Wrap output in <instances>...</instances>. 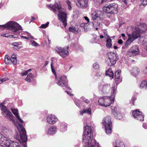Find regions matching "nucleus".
I'll return each instance as SVG.
<instances>
[{"label": "nucleus", "instance_id": "ddd939ff", "mask_svg": "<svg viewBox=\"0 0 147 147\" xmlns=\"http://www.w3.org/2000/svg\"><path fill=\"white\" fill-rule=\"evenodd\" d=\"M140 51L138 46L135 45L132 47L127 52V54L129 57H132L138 55Z\"/></svg>", "mask_w": 147, "mask_h": 147}, {"label": "nucleus", "instance_id": "a878e982", "mask_svg": "<svg viewBox=\"0 0 147 147\" xmlns=\"http://www.w3.org/2000/svg\"><path fill=\"white\" fill-rule=\"evenodd\" d=\"M114 147H125L123 143L119 140H117L113 143Z\"/></svg>", "mask_w": 147, "mask_h": 147}, {"label": "nucleus", "instance_id": "c756f323", "mask_svg": "<svg viewBox=\"0 0 147 147\" xmlns=\"http://www.w3.org/2000/svg\"><path fill=\"white\" fill-rule=\"evenodd\" d=\"M140 43L145 46L147 45V38L145 37H142L139 39Z\"/></svg>", "mask_w": 147, "mask_h": 147}, {"label": "nucleus", "instance_id": "ea45409f", "mask_svg": "<svg viewBox=\"0 0 147 147\" xmlns=\"http://www.w3.org/2000/svg\"><path fill=\"white\" fill-rule=\"evenodd\" d=\"M85 113L88 114L90 115L91 113V111L90 108H89L84 110Z\"/></svg>", "mask_w": 147, "mask_h": 147}, {"label": "nucleus", "instance_id": "412c9836", "mask_svg": "<svg viewBox=\"0 0 147 147\" xmlns=\"http://www.w3.org/2000/svg\"><path fill=\"white\" fill-rule=\"evenodd\" d=\"M0 131L7 137H8L11 133V131L9 129L3 126L0 127Z\"/></svg>", "mask_w": 147, "mask_h": 147}, {"label": "nucleus", "instance_id": "423d86ee", "mask_svg": "<svg viewBox=\"0 0 147 147\" xmlns=\"http://www.w3.org/2000/svg\"><path fill=\"white\" fill-rule=\"evenodd\" d=\"M2 26L7 29L11 30L13 33L16 34H17L18 30L22 29L21 26L17 23L13 21H10L6 24L2 25Z\"/></svg>", "mask_w": 147, "mask_h": 147}, {"label": "nucleus", "instance_id": "f257e3e1", "mask_svg": "<svg viewBox=\"0 0 147 147\" xmlns=\"http://www.w3.org/2000/svg\"><path fill=\"white\" fill-rule=\"evenodd\" d=\"M82 141L84 143V147H99L98 143L93 138L91 127L87 125L84 127Z\"/></svg>", "mask_w": 147, "mask_h": 147}, {"label": "nucleus", "instance_id": "0e129e2a", "mask_svg": "<svg viewBox=\"0 0 147 147\" xmlns=\"http://www.w3.org/2000/svg\"><path fill=\"white\" fill-rule=\"evenodd\" d=\"M123 2L126 5H127V2L126 0H124L123 1Z\"/></svg>", "mask_w": 147, "mask_h": 147}, {"label": "nucleus", "instance_id": "e433bc0d", "mask_svg": "<svg viewBox=\"0 0 147 147\" xmlns=\"http://www.w3.org/2000/svg\"><path fill=\"white\" fill-rule=\"evenodd\" d=\"M65 2L68 5V9L69 10H71L72 9V7L71 6V3L70 1L68 0H67Z\"/></svg>", "mask_w": 147, "mask_h": 147}, {"label": "nucleus", "instance_id": "6e6552de", "mask_svg": "<svg viewBox=\"0 0 147 147\" xmlns=\"http://www.w3.org/2000/svg\"><path fill=\"white\" fill-rule=\"evenodd\" d=\"M107 57L106 62L108 65L110 66H113L119 59L117 54L113 52L108 53Z\"/></svg>", "mask_w": 147, "mask_h": 147}, {"label": "nucleus", "instance_id": "bf43d9fd", "mask_svg": "<svg viewBox=\"0 0 147 147\" xmlns=\"http://www.w3.org/2000/svg\"><path fill=\"white\" fill-rule=\"evenodd\" d=\"M84 113H84V110L83 111H80V114L81 115H82Z\"/></svg>", "mask_w": 147, "mask_h": 147}, {"label": "nucleus", "instance_id": "cd10ccee", "mask_svg": "<svg viewBox=\"0 0 147 147\" xmlns=\"http://www.w3.org/2000/svg\"><path fill=\"white\" fill-rule=\"evenodd\" d=\"M140 72V69L137 67H134L131 71V73L134 76H136Z\"/></svg>", "mask_w": 147, "mask_h": 147}, {"label": "nucleus", "instance_id": "f3484780", "mask_svg": "<svg viewBox=\"0 0 147 147\" xmlns=\"http://www.w3.org/2000/svg\"><path fill=\"white\" fill-rule=\"evenodd\" d=\"M133 116L135 119L140 120L143 121L144 116L142 112L136 109L133 111Z\"/></svg>", "mask_w": 147, "mask_h": 147}, {"label": "nucleus", "instance_id": "f03ea898", "mask_svg": "<svg viewBox=\"0 0 147 147\" xmlns=\"http://www.w3.org/2000/svg\"><path fill=\"white\" fill-rule=\"evenodd\" d=\"M47 6L55 13H57V12H58V16L59 20L62 22L65 27L67 25V14L63 11L60 3H56L54 5L50 4L47 5Z\"/></svg>", "mask_w": 147, "mask_h": 147}, {"label": "nucleus", "instance_id": "4d7b16f0", "mask_svg": "<svg viewBox=\"0 0 147 147\" xmlns=\"http://www.w3.org/2000/svg\"><path fill=\"white\" fill-rule=\"evenodd\" d=\"M84 101L86 103L88 104H89L90 103L89 100L88 99H86Z\"/></svg>", "mask_w": 147, "mask_h": 147}, {"label": "nucleus", "instance_id": "8fccbe9b", "mask_svg": "<svg viewBox=\"0 0 147 147\" xmlns=\"http://www.w3.org/2000/svg\"><path fill=\"white\" fill-rule=\"evenodd\" d=\"M11 45L15 47H17L19 45L18 43L16 42H14L11 44Z\"/></svg>", "mask_w": 147, "mask_h": 147}, {"label": "nucleus", "instance_id": "69168bd1", "mask_svg": "<svg viewBox=\"0 0 147 147\" xmlns=\"http://www.w3.org/2000/svg\"><path fill=\"white\" fill-rule=\"evenodd\" d=\"M48 62L47 61L45 63L44 65L45 66H46L48 64Z\"/></svg>", "mask_w": 147, "mask_h": 147}, {"label": "nucleus", "instance_id": "a211bd4d", "mask_svg": "<svg viewBox=\"0 0 147 147\" xmlns=\"http://www.w3.org/2000/svg\"><path fill=\"white\" fill-rule=\"evenodd\" d=\"M57 121V118L53 115H50L47 117V122L50 124H54Z\"/></svg>", "mask_w": 147, "mask_h": 147}, {"label": "nucleus", "instance_id": "20e7f679", "mask_svg": "<svg viewBox=\"0 0 147 147\" xmlns=\"http://www.w3.org/2000/svg\"><path fill=\"white\" fill-rule=\"evenodd\" d=\"M17 128L20 133V135L17 136V139L24 147H27L26 142L27 137L25 129L22 125L20 124H18V126H17Z\"/></svg>", "mask_w": 147, "mask_h": 147}, {"label": "nucleus", "instance_id": "c85d7f7f", "mask_svg": "<svg viewBox=\"0 0 147 147\" xmlns=\"http://www.w3.org/2000/svg\"><path fill=\"white\" fill-rule=\"evenodd\" d=\"M105 74L106 76H108L113 78L114 77V73L111 70V68H109V69L106 71Z\"/></svg>", "mask_w": 147, "mask_h": 147}, {"label": "nucleus", "instance_id": "c03bdc74", "mask_svg": "<svg viewBox=\"0 0 147 147\" xmlns=\"http://www.w3.org/2000/svg\"><path fill=\"white\" fill-rule=\"evenodd\" d=\"M141 4L145 6L147 4V0H142L141 1Z\"/></svg>", "mask_w": 147, "mask_h": 147}, {"label": "nucleus", "instance_id": "a18cd8bd", "mask_svg": "<svg viewBox=\"0 0 147 147\" xmlns=\"http://www.w3.org/2000/svg\"><path fill=\"white\" fill-rule=\"evenodd\" d=\"M9 79L8 78H3L1 79L0 80V84L2 83L3 82H5L6 80H8Z\"/></svg>", "mask_w": 147, "mask_h": 147}, {"label": "nucleus", "instance_id": "5fc2aeb1", "mask_svg": "<svg viewBox=\"0 0 147 147\" xmlns=\"http://www.w3.org/2000/svg\"><path fill=\"white\" fill-rule=\"evenodd\" d=\"M143 127L145 129H147L146 124L145 123H144L143 124Z\"/></svg>", "mask_w": 147, "mask_h": 147}, {"label": "nucleus", "instance_id": "58836bf2", "mask_svg": "<svg viewBox=\"0 0 147 147\" xmlns=\"http://www.w3.org/2000/svg\"><path fill=\"white\" fill-rule=\"evenodd\" d=\"M32 71L31 69H29L26 71H25L24 72L21 73V76H24L26 75L29 72H30Z\"/></svg>", "mask_w": 147, "mask_h": 147}, {"label": "nucleus", "instance_id": "864d4df0", "mask_svg": "<svg viewBox=\"0 0 147 147\" xmlns=\"http://www.w3.org/2000/svg\"><path fill=\"white\" fill-rule=\"evenodd\" d=\"M77 100L78 102V103H76V101H75V103L76 104L77 106H80V105H79V103H80V101L79 100Z\"/></svg>", "mask_w": 147, "mask_h": 147}, {"label": "nucleus", "instance_id": "5701e85b", "mask_svg": "<svg viewBox=\"0 0 147 147\" xmlns=\"http://www.w3.org/2000/svg\"><path fill=\"white\" fill-rule=\"evenodd\" d=\"M11 110L12 113L15 115L16 117L18 119L19 121L22 123H23V121L21 119L18 115V110L17 109L11 108Z\"/></svg>", "mask_w": 147, "mask_h": 147}, {"label": "nucleus", "instance_id": "dca6fc26", "mask_svg": "<svg viewBox=\"0 0 147 147\" xmlns=\"http://www.w3.org/2000/svg\"><path fill=\"white\" fill-rule=\"evenodd\" d=\"M4 61L6 64H8L12 62L13 65H16L17 63V59L16 55L15 54H13L10 58L8 55L5 56Z\"/></svg>", "mask_w": 147, "mask_h": 147}, {"label": "nucleus", "instance_id": "de8ad7c7", "mask_svg": "<svg viewBox=\"0 0 147 147\" xmlns=\"http://www.w3.org/2000/svg\"><path fill=\"white\" fill-rule=\"evenodd\" d=\"M32 45L33 46L36 47L38 45V43L34 40L32 41Z\"/></svg>", "mask_w": 147, "mask_h": 147}, {"label": "nucleus", "instance_id": "680f3d73", "mask_svg": "<svg viewBox=\"0 0 147 147\" xmlns=\"http://www.w3.org/2000/svg\"><path fill=\"white\" fill-rule=\"evenodd\" d=\"M1 36H4V37H7L8 36V35L6 36V34H2L1 35Z\"/></svg>", "mask_w": 147, "mask_h": 147}, {"label": "nucleus", "instance_id": "6e6d98bb", "mask_svg": "<svg viewBox=\"0 0 147 147\" xmlns=\"http://www.w3.org/2000/svg\"><path fill=\"white\" fill-rule=\"evenodd\" d=\"M84 18H85V19L88 22H89V19L88 18V17H86V16H85L84 17Z\"/></svg>", "mask_w": 147, "mask_h": 147}, {"label": "nucleus", "instance_id": "39448f33", "mask_svg": "<svg viewBox=\"0 0 147 147\" xmlns=\"http://www.w3.org/2000/svg\"><path fill=\"white\" fill-rule=\"evenodd\" d=\"M53 62L52 60L51 62V68L53 74L55 75V82L59 86L61 87H66L71 90V88L68 86L67 84V76L65 75L62 76L58 78H57L56 76V74L55 70L53 67Z\"/></svg>", "mask_w": 147, "mask_h": 147}, {"label": "nucleus", "instance_id": "f8f14e48", "mask_svg": "<svg viewBox=\"0 0 147 147\" xmlns=\"http://www.w3.org/2000/svg\"><path fill=\"white\" fill-rule=\"evenodd\" d=\"M137 26L135 28L133 32H136V34H139L140 37L141 34L144 33L147 30V25L145 23H139L137 24Z\"/></svg>", "mask_w": 147, "mask_h": 147}, {"label": "nucleus", "instance_id": "b1692460", "mask_svg": "<svg viewBox=\"0 0 147 147\" xmlns=\"http://www.w3.org/2000/svg\"><path fill=\"white\" fill-rule=\"evenodd\" d=\"M101 12L100 11H95L92 15V18L94 20L96 21L100 19V14Z\"/></svg>", "mask_w": 147, "mask_h": 147}, {"label": "nucleus", "instance_id": "bb28decb", "mask_svg": "<svg viewBox=\"0 0 147 147\" xmlns=\"http://www.w3.org/2000/svg\"><path fill=\"white\" fill-rule=\"evenodd\" d=\"M92 37L90 41V43L92 44L99 43L97 35L95 34H92Z\"/></svg>", "mask_w": 147, "mask_h": 147}, {"label": "nucleus", "instance_id": "e2e57ef3", "mask_svg": "<svg viewBox=\"0 0 147 147\" xmlns=\"http://www.w3.org/2000/svg\"><path fill=\"white\" fill-rule=\"evenodd\" d=\"M35 20V18L34 17L32 16L31 17V22Z\"/></svg>", "mask_w": 147, "mask_h": 147}, {"label": "nucleus", "instance_id": "6ab92c4d", "mask_svg": "<svg viewBox=\"0 0 147 147\" xmlns=\"http://www.w3.org/2000/svg\"><path fill=\"white\" fill-rule=\"evenodd\" d=\"M111 109L112 113L115 117L117 119H121L122 117V116L121 114L117 111V108L114 107H111Z\"/></svg>", "mask_w": 147, "mask_h": 147}, {"label": "nucleus", "instance_id": "7ed1b4c3", "mask_svg": "<svg viewBox=\"0 0 147 147\" xmlns=\"http://www.w3.org/2000/svg\"><path fill=\"white\" fill-rule=\"evenodd\" d=\"M117 87L113 86L111 88V96H105L100 98L98 100V104L102 106L107 107L110 106L114 102Z\"/></svg>", "mask_w": 147, "mask_h": 147}, {"label": "nucleus", "instance_id": "2eb2a0df", "mask_svg": "<svg viewBox=\"0 0 147 147\" xmlns=\"http://www.w3.org/2000/svg\"><path fill=\"white\" fill-rule=\"evenodd\" d=\"M135 32H133L132 34H127L128 36V38L125 41V45L127 47L135 39L139 37V34H136Z\"/></svg>", "mask_w": 147, "mask_h": 147}, {"label": "nucleus", "instance_id": "603ef678", "mask_svg": "<svg viewBox=\"0 0 147 147\" xmlns=\"http://www.w3.org/2000/svg\"><path fill=\"white\" fill-rule=\"evenodd\" d=\"M118 43L119 44H121L123 43V41L121 39H119L118 41Z\"/></svg>", "mask_w": 147, "mask_h": 147}, {"label": "nucleus", "instance_id": "9b49d317", "mask_svg": "<svg viewBox=\"0 0 147 147\" xmlns=\"http://www.w3.org/2000/svg\"><path fill=\"white\" fill-rule=\"evenodd\" d=\"M2 134L0 133V137H1ZM3 144L5 147H20L19 144L16 142H14L9 139L3 141L0 139V145Z\"/></svg>", "mask_w": 147, "mask_h": 147}, {"label": "nucleus", "instance_id": "f704fd0d", "mask_svg": "<svg viewBox=\"0 0 147 147\" xmlns=\"http://www.w3.org/2000/svg\"><path fill=\"white\" fill-rule=\"evenodd\" d=\"M69 30L70 32L76 34L77 33L78 29L74 27L71 26L69 28Z\"/></svg>", "mask_w": 147, "mask_h": 147}, {"label": "nucleus", "instance_id": "473e14b6", "mask_svg": "<svg viewBox=\"0 0 147 147\" xmlns=\"http://www.w3.org/2000/svg\"><path fill=\"white\" fill-rule=\"evenodd\" d=\"M33 78L32 74H29L28 75L26 78L25 79V80L28 82H30Z\"/></svg>", "mask_w": 147, "mask_h": 147}, {"label": "nucleus", "instance_id": "49530a36", "mask_svg": "<svg viewBox=\"0 0 147 147\" xmlns=\"http://www.w3.org/2000/svg\"><path fill=\"white\" fill-rule=\"evenodd\" d=\"M107 0H97V2H98L99 4H101L105 2Z\"/></svg>", "mask_w": 147, "mask_h": 147}, {"label": "nucleus", "instance_id": "4c0bfd02", "mask_svg": "<svg viewBox=\"0 0 147 147\" xmlns=\"http://www.w3.org/2000/svg\"><path fill=\"white\" fill-rule=\"evenodd\" d=\"M146 81H142L140 84L139 86L140 88H144V87H146Z\"/></svg>", "mask_w": 147, "mask_h": 147}, {"label": "nucleus", "instance_id": "c9c22d12", "mask_svg": "<svg viewBox=\"0 0 147 147\" xmlns=\"http://www.w3.org/2000/svg\"><path fill=\"white\" fill-rule=\"evenodd\" d=\"M121 76V71L120 70L116 71L115 73V77L117 79H119Z\"/></svg>", "mask_w": 147, "mask_h": 147}, {"label": "nucleus", "instance_id": "774afa93", "mask_svg": "<svg viewBox=\"0 0 147 147\" xmlns=\"http://www.w3.org/2000/svg\"><path fill=\"white\" fill-rule=\"evenodd\" d=\"M95 76H100V75L99 74V73H96V75H95Z\"/></svg>", "mask_w": 147, "mask_h": 147}, {"label": "nucleus", "instance_id": "72a5a7b5", "mask_svg": "<svg viewBox=\"0 0 147 147\" xmlns=\"http://www.w3.org/2000/svg\"><path fill=\"white\" fill-rule=\"evenodd\" d=\"M111 40L110 38H108L106 40V46L108 48H110L112 46Z\"/></svg>", "mask_w": 147, "mask_h": 147}, {"label": "nucleus", "instance_id": "0eeeda50", "mask_svg": "<svg viewBox=\"0 0 147 147\" xmlns=\"http://www.w3.org/2000/svg\"><path fill=\"white\" fill-rule=\"evenodd\" d=\"M5 104V102H4L1 103L0 105V107L2 115L6 118L15 123L14 122L15 121L13 115L6 106L4 105Z\"/></svg>", "mask_w": 147, "mask_h": 147}, {"label": "nucleus", "instance_id": "09e8293b", "mask_svg": "<svg viewBox=\"0 0 147 147\" xmlns=\"http://www.w3.org/2000/svg\"><path fill=\"white\" fill-rule=\"evenodd\" d=\"M136 99L137 98L136 97L133 96L132 97V100L134 105L135 101L136 100Z\"/></svg>", "mask_w": 147, "mask_h": 147}, {"label": "nucleus", "instance_id": "3c124183", "mask_svg": "<svg viewBox=\"0 0 147 147\" xmlns=\"http://www.w3.org/2000/svg\"><path fill=\"white\" fill-rule=\"evenodd\" d=\"M25 33L26 34H27L28 36L31 37L32 38H33V37L31 36V34L30 33H28L27 32H26Z\"/></svg>", "mask_w": 147, "mask_h": 147}, {"label": "nucleus", "instance_id": "37998d69", "mask_svg": "<svg viewBox=\"0 0 147 147\" xmlns=\"http://www.w3.org/2000/svg\"><path fill=\"white\" fill-rule=\"evenodd\" d=\"M93 67L94 68L97 69L99 67V65L97 63H95L93 64Z\"/></svg>", "mask_w": 147, "mask_h": 147}, {"label": "nucleus", "instance_id": "7c9ffc66", "mask_svg": "<svg viewBox=\"0 0 147 147\" xmlns=\"http://www.w3.org/2000/svg\"><path fill=\"white\" fill-rule=\"evenodd\" d=\"M67 129L66 124L65 123H63L61 124L60 126V129L61 131H65Z\"/></svg>", "mask_w": 147, "mask_h": 147}, {"label": "nucleus", "instance_id": "4be33fe9", "mask_svg": "<svg viewBox=\"0 0 147 147\" xmlns=\"http://www.w3.org/2000/svg\"><path fill=\"white\" fill-rule=\"evenodd\" d=\"M110 85L108 84H105L103 85L102 91L105 94L108 93L110 90Z\"/></svg>", "mask_w": 147, "mask_h": 147}, {"label": "nucleus", "instance_id": "4468645a", "mask_svg": "<svg viewBox=\"0 0 147 147\" xmlns=\"http://www.w3.org/2000/svg\"><path fill=\"white\" fill-rule=\"evenodd\" d=\"M68 47L64 48L57 47L55 48V50L61 57H64L69 55V52L68 51Z\"/></svg>", "mask_w": 147, "mask_h": 147}, {"label": "nucleus", "instance_id": "1a4fd4ad", "mask_svg": "<svg viewBox=\"0 0 147 147\" xmlns=\"http://www.w3.org/2000/svg\"><path fill=\"white\" fill-rule=\"evenodd\" d=\"M118 5L114 3L109 5H106L103 7V9L104 12L107 13H115L117 12Z\"/></svg>", "mask_w": 147, "mask_h": 147}, {"label": "nucleus", "instance_id": "13d9d810", "mask_svg": "<svg viewBox=\"0 0 147 147\" xmlns=\"http://www.w3.org/2000/svg\"><path fill=\"white\" fill-rule=\"evenodd\" d=\"M21 38H24L26 39H27V40H29V38L27 37H26V36H21Z\"/></svg>", "mask_w": 147, "mask_h": 147}, {"label": "nucleus", "instance_id": "2f4dec72", "mask_svg": "<svg viewBox=\"0 0 147 147\" xmlns=\"http://www.w3.org/2000/svg\"><path fill=\"white\" fill-rule=\"evenodd\" d=\"M102 18L100 19H99V20L95 21L93 23V24H95V23L96 24V25L98 26L99 27L101 28L102 27Z\"/></svg>", "mask_w": 147, "mask_h": 147}, {"label": "nucleus", "instance_id": "79ce46f5", "mask_svg": "<svg viewBox=\"0 0 147 147\" xmlns=\"http://www.w3.org/2000/svg\"><path fill=\"white\" fill-rule=\"evenodd\" d=\"M72 45L74 46V47H76L77 48H78V49H80L81 51H82V47H81L79 45L77 44H75L74 43H73L72 44Z\"/></svg>", "mask_w": 147, "mask_h": 147}, {"label": "nucleus", "instance_id": "9d476101", "mask_svg": "<svg viewBox=\"0 0 147 147\" xmlns=\"http://www.w3.org/2000/svg\"><path fill=\"white\" fill-rule=\"evenodd\" d=\"M102 123L105 127L106 133L108 134L111 133L112 131L111 117L110 116H107L103 119Z\"/></svg>", "mask_w": 147, "mask_h": 147}, {"label": "nucleus", "instance_id": "a19ab883", "mask_svg": "<svg viewBox=\"0 0 147 147\" xmlns=\"http://www.w3.org/2000/svg\"><path fill=\"white\" fill-rule=\"evenodd\" d=\"M49 24V22H48L45 24H42L39 28H45L48 26Z\"/></svg>", "mask_w": 147, "mask_h": 147}, {"label": "nucleus", "instance_id": "338daca9", "mask_svg": "<svg viewBox=\"0 0 147 147\" xmlns=\"http://www.w3.org/2000/svg\"><path fill=\"white\" fill-rule=\"evenodd\" d=\"M121 36H122L123 37H125V34H124V33H122V34H121Z\"/></svg>", "mask_w": 147, "mask_h": 147}, {"label": "nucleus", "instance_id": "393cba45", "mask_svg": "<svg viewBox=\"0 0 147 147\" xmlns=\"http://www.w3.org/2000/svg\"><path fill=\"white\" fill-rule=\"evenodd\" d=\"M57 131V128L55 126H52L46 130L47 134H55Z\"/></svg>", "mask_w": 147, "mask_h": 147}, {"label": "nucleus", "instance_id": "052dcab7", "mask_svg": "<svg viewBox=\"0 0 147 147\" xmlns=\"http://www.w3.org/2000/svg\"><path fill=\"white\" fill-rule=\"evenodd\" d=\"M65 92H67V94L70 95V96H73V94L71 93H70L69 92L67 91H65Z\"/></svg>", "mask_w": 147, "mask_h": 147}, {"label": "nucleus", "instance_id": "aec40b11", "mask_svg": "<svg viewBox=\"0 0 147 147\" xmlns=\"http://www.w3.org/2000/svg\"><path fill=\"white\" fill-rule=\"evenodd\" d=\"M88 1V0H78L76 5L79 7L84 8L87 6Z\"/></svg>", "mask_w": 147, "mask_h": 147}]
</instances>
